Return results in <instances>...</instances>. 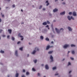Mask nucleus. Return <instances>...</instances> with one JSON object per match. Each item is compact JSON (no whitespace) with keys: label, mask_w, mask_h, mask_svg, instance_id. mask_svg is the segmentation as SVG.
I'll return each instance as SVG.
<instances>
[{"label":"nucleus","mask_w":77,"mask_h":77,"mask_svg":"<svg viewBox=\"0 0 77 77\" xmlns=\"http://www.w3.org/2000/svg\"><path fill=\"white\" fill-rule=\"evenodd\" d=\"M67 18H68L69 20V21L71 20V19H72L73 20H74V18H73L72 16H71V17H70V16H69L67 17Z\"/></svg>","instance_id":"obj_1"},{"label":"nucleus","mask_w":77,"mask_h":77,"mask_svg":"<svg viewBox=\"0 0 77 77\" xmlns=\"http://www.w3.org/2000/svg\"><path fill=\"white\" fill-rule=\"evenodd\" d=\"M69 47V45H65L64 46L63 48H66L67 47Z\"/></svg>","instance_id":"obj_2"},{"label":"nucleus","mask_w":77,"mask_h":77,"mask_svg":"<svg viewBox=\"0 0 77 77\" xmlns=\"http://www.w3.org/2000/svg\"><path fill=\"white\" fill-rule=\"evenodd\" d=\"M53 47V46H48L46 47V50H48L50 48H51Z\"/></svg>","instance_id":"obj_3"},{"label":"nucleus","mask_w":77,"mask_h":77,"mask_svg":"<svg viewBox=\"0 0 77 77\" xmlns=\"http://www.w3.org/2000/svg\"><path fill=\"white\" fill-rule=\"evenodd\" d=\"M50 59L51 60V62H53V56H52V55H51Z\"/></svg>","instance_id":"obj_4"},{"label":"nucleus","mask_w":77,"mask_h":77,"mask_svg":"<svg viewBox=\"0 0 77 77\" xmlns=\"http://www.w3.org/2000/svg\"><path fill=\"white\" fill-rule=\"evenodd\" d=\"M55 30L56 32H57V33H60V31L57 29V28H55Z\"/></svg>","instance_id":"obj_5"},{"label":"nucleus","mask_w":77,"mask_h":77,"mask_svg":"<svg viewBox=\"0 0 77 77\" xmlns=\"http://www.w3.org/2000/svg\"><path fill=\"white\" fill-rule=\"evenodd\" d=\"M65 11H63L62 13H60V15H65Z\"/></svg>","instance_id":"obj_6"},{"label":"nucleus","mask_w":77,"mask_h":77,"mask_svg":"<svg viewBox=\"0 0 77 77\" xmlns=\"http://www.w3.org/2000/svg\"><path fill=\"white\" fill-rule=\"evenodd\" d=\"M45 69H48L49 68H48V65L47 64L45 66Z\"/></svg>","instance_id":"obj_7"},{"label":"nucleus","mask_w":77,"mask_h":77,"mask_svg":"<svg viewBox=\"0 0 77 77\" xmlns=\"http://www.w3.org/2000/svg\"><path fill=\"white\" fill-rule=\"evenodd\" d=\"M58 11V10L57 9L55 8L53 10V12H57Z\"/></svg>","instance_id":"obj_8"},{"label":"nucleus","mask_w":77,"mask_h":77,"mask_svg":"<svg viewBox=\"0 0 77 77\" xmlns=\"http://www.w3.org/2000/svg\"><path fill=\"white\" fill-rule=\"evenodd\" d=\"M18 51H16L15 52V55L16 56H18Z\"/></svg>","instance_id":"obj_9"},{"label":"nucleus","mask_w":77,"mask_h":77,"mask_svg":"<svg viewBox=\"0 0 77 77\" xmlns=\"http://www.w3.org/2000/svg\"><path fill=\"white\" fill-rule=\"evenodd\" d=\"M68 29H69V31H72V29L70 27H68Z\"/></svg>","instance_id":"obj_10"},{"label":"nucleus","mask_w":77,"mask_h":77,"mask_svg":"<svg viewBox=\"0 0 77 77\" xmlns=\"http://www.w3.org/2000/svg\"><path fill=\"white\" fill-rule=\"evenodd\" d=\"M47 3V4H46V6H48V5H49V3H48V1H47L46 2V3Z\"/></svg>","instance_id":"obj_11"},{"label":"nucleus","mask_w":77,"mask_h":77,"mask_svg":"<svg viewBox=\"0 0 77 77\" xmlns=\"http://www.w3.org/2000/svg\"><path fill=\"white\" fill-rule=\"evenodd\" d=\"M73 16H76V13L75 12H73Z\"/></svg>","instance_id":"obj_12"},{"label":"nucleus","mask_w":77,"mask_h":77,"mask_svg":"<svg viewBox=\"0 0 77 77\" xmlns=\"http://www.w3.org/2000/svg\"><path fill=\"white\" fill-rule=\"evenodd\" d=\"M8 31L9 32V33H11V32H12V30L11 29H8Z\"/></svg>","instance_id":"obj_13"},{"label":"nucleus","mask_w":77,"mask_h":77,"mask_svg":"<svg viewBox=\"0 0 77 77\" xmlns=\"http://www.w3.org/2000/svg\"><path fill=\"white\" fill-rule=\"evenodd\" d=\"M42 24H43V25H47V22H44Z\"/></svg>","instance_id":"obj_14"},{"label":"nucleus","mask_w":77,"mask_h":77,"mask_svg":"<svg viewBox=\"0 0 77 77\" xmlns=\"http://www.w3.org/2000/svg\"><path fill=\"white\" fill-rule=\"evenodd\" d=\"M35 53H36V51L34 50L33 52L32 53V54H35Z\"/></svg>","instance_id":"obj_15"},{"label":"nucleus","mask_w":77,"mask_h":77,"mask_svg":"<svg viewBox=\"0 0 77 77\" xmlns=\"http://www.w3.org/2000/svg\"><path fill=\"white\" fill-rule=\"evenodd\" d=\"M35 50H36V51H39V49L37 47H36L35 49Z\"/></svg>","instance_id":"obj_16"},{"label":"nucleus","mask_w":77,"mask_h":77,"mask_svg":"<svg viewBox=\"0 0 77 77\" xmlns=\"http://www.w3.org/2000/svg\"><path fill=\"white\" fill-rule=\"evenodd\" d=\"M53 52V51H50L48 52V54H51Z\"/></svg>","instance_id":"obj_17"},{"label":"nucleus","mask_w":77,"mask_h":77,"mask_svg":"<svg viewBox=\"0 0 77 77\" xmlns=\"http://www.w3.org/2000/svg\"><path fill=\"white\" fill-rule=\"evenodd\" d=\"M23 47L20 48H19V50H20L21 51H23Z\"/></svg>","instance_id":"obj_18"},{"label":"nucleus","mask_w":77,"mask_h":77,"mask_svg":"<svg viewBox=\"0 0 77 77\" xmlns=\"http://www.w3.org/2000/svg\"><path fill=\"white\" fill-rule=\"evenodd\" d=\"M11 39L12 40H13V41H14V40H15V38H14V37H12Z\"/></svg>","instance_id":"obj_19"},{"label":"nucleus","mask_w":77,"mask_h":77,"mask_svg":"<svg viewBox=\"0 0 77 77\" xmlns=\"http://www.w3.org/2000/svg\"><path fill=\"white\" fill-rule=\"evenodd\" d=\"M33 61L34 63H36V62H37V60H33Z\"/></svg>","instance_id":"obj_20"},{"label":"nucleus","mask_w":77,"mask_h":77,"mask_svg":"<svg viewBox=\"0 0 77 77\" xmlns=\"http://www.w3.org/2000/svg\"><path fill=\"white\" fill-rule=\"evenodd\" d=\"M56 69V67H53L52 68V69H53V70H54V69Z\"/></svg>","instance_id":"obj_21"},{"label":"nucleus","mask_w":77,"mask_h":77,"mask_svg":"<svg viewBox=\"0 0 77 77\" xmlns=\"http://www.w3.org/2000/svg\"><path fill=\"white\" fill-rule=\"evenodd\" d=\"M71 47H75V45L72 44L71 45Z\"/></svg>","instance_id":"obj_22"},{"label":"nucleus","mask_w":77,"mask_h":77,"mask_svg":"<svg viewBox=\"0 0 77 77\" xmlns=\"http://www.w3.org/2000/svg\"><path fill=\"white\" fill-rule=\"evenodd\" d=\"M18 77V73H17L16 74V77Z\"/></svg>","instance_id":"obj_23"},{"label":"nucleus","mask_w":77,"mask_h":77,"mask_svg":"<svg viewBox=\"0 0 77 77\" xmlns=\"http://www.w3.org/2000/svg\"><path fill=\"white\" fill-rule=\"evenodd\" d=\"M29 72H26V75H29Z\"/></svg>","instance_id":"obj_24"},{"label":"nucleus","mask_w":77,"mask_h":77,"mask_svg":"<svg viewBox=\"0 0 77 77\" xmlns=\"http://www.w3.org/2000/svg\"><path fill=\"white\" fill-rule=\"evenodd\" d=\"M40 38L41 39H44V37L42 36H41Z\"/></svg>","instance_id":"obj_25"},{"label":"nucleus","mask_w":77,"mask_h":77,"mask_svg":"<svg viewBox=\"0 0 77 77\" xmlns=\"http://www.w3.org/2000/svg\"><path fill=\"white\" fill-rule=\"evenodd\" d=\"M45 40H46V41H49V39H48V38H47L45 39Z\"/></svg>","instance_id":"obj_26"},{"label":"nucleus","mask_w":77,"mask_h":77,"mask_svg":"<svg viewBox=\"0 0 77 77\" xmlns=\"http://www.w3.org/2000/svg\"><path fill=\"white\" fill-rule=\"evenodd\" d=\"M0 53H4V51H3L2 50H1L0 51Z\"/></svg>","instance_id":"obj_27"},{"label":"nucleus","mask_w":77,"mask_h":77,"mask_svg":"<svg viewBox=\"0 0 77 77\" xmlns=\"http://www.w3.org/2000/svg\"><path fill=\"white\" fill-rule=\"evenodd\" d=\"M32 70L33 71H35V68H32Z\"/></svg>","instance_id":"obj_28"},{"label":"nucleus","mask_w":77,"mask_h":77,"mask_svg":"<svg viewBox=\"0 0 77 77\" xmlns=\"http://www.w3.org/2000/svg\"><path fill=\"white\" fill-rule=\"evenodd\" d=\"M75 52L74 51H72V54H74V53H75Z\"/></svg>","instance_id":"obj_29"},{"label":"nucleus","mask_w":77,"mask_h":77,"mask_svg":"<svg viewBox=\"0 0 77 77\" xmlns=\"http://www.w3.org/2000/svg\"><path fill=\"white\" fill-rule=\"evenodd\" d=\"M69 15H72V12H70L69 13Z\"/></svg>","instance_id":"obj_30"},{"label":"nucleus","mask_w":77,"mask_h":77,"mask_svg":"<svg viewBox=\"0 0 77 77\" xmlns=\"http://www.w3.org/2000/svg\"><path fill=\"white\" fill-rule=\"evenodd\" d=\"M42 6H40L39 7V9H41V8H42Z\"/></svg>","instance_id":"obj_31"},{"label":"nucleus","mask_w":77,"mask_h":77,"mask_svg":"<svg viewBox=\"0 0 77 77\" xmlns=\"http://www.w3.org/2000/svg\"><path fill=\"white\" fill-rule=\"evenodd\" d=\"M60 30H62V31H63V29L62 28H61L60 29Z\"/></svg>","instance_id":"obj_32"},{"label":"nucleus","mask_w":77,"mask_h":77,"mask_svg":"<svg viewBox=\"0 0 77 77\" xmlns=\"http://www.w3.org/2000/svg\"><path fill=\"white\" fill-rule=\"evenodd\" d=\"M47 23H48V24H50V22H49V21H47Z\"/></svg>","instance_id":"obj_33"},{"label":"nucleus","mask_w":77,"mask_h":77,"mask_svg":"<svg viewBox=\"0 0 77 77\" xmlns=\"http://www.w3.org/2000/svg\"><path fill=\"white\" fill-rule=\"evenodd\" d=\"M13 8H14V7H15V5L13 4L12 6Z\"/></svg>","instance_id":"obj_34"},{"label":"nucleus","mask_w":77,"mask_h":77,"mask_svg":"<svg viewBox=\"0 0 77 77\" xmlns=\"http://www.w3.org/2000/svg\"><path fill=\"white\" fill-rule=\"evenodd\" d=\"M71 65V63L69 62L68 63V65Z\"/></svg>","instance_id":"obj_35"},{"label":"nucleus","mask_w":77,"mask_h":77,"mask_svg":"<svg viewBox=\"0 0 77 77\" xmlns=\"http://www.w3.org/2000/svg\"><path fill=\"white\" fill-rule=\"evenodd\" d=\"M70 59H71V60H74V58L72 57H70Z\"/></svg>","instance_id":"obj_36"},{"label":"nucleus","mask_w":77,"mask_h":77,"mask_svg":"<svg viewBox=\"0 0 77 77\" xmlns=\"http://www.w3.org/2000/svg\"><path fill=\"white\" fill-rule=\"evenodd\" d=\"M1 14L2 15V17H4V15L2 14V13H1Z\"/></svg>","instance_id":"obj_37"},{"label":"nucleus","mask_w":77,"mask_h":77,"mask_svg":"<svg viewBox=\"0 0 77 77\" xmlns=\"http://www.w3.org/2000/svg\"><path fill=\"white\" fill-rule=\"evenodd\" d=\"M3 31V30L2 29H0V33H2V32Z\"/></svg>","instance_id":"obj_38"},{"label":"nucleus","mask_w":77,"mask_h":77,"mask_svg":"<svg viewBox=\"0 0 77 77\" xmlns=\"http://www.w3.org/2000/svg\"><path fill=\"white\" fill-rule=\"evenodd\" d=\"M59 75V74L58 73H56L55 74V75Z\"/></svg>","instance_id":"obj_39"},{"label":"nucleus","mask_w":77,"mask_h":77,"mask_svg":"<svg viewBox=\"0 0 77 77\" xmlns=\"http://www.w3.org/2000/svg\"><path fill=\"white\" fill-rule=\"evenodd\" d=\"M38 76H40V74L39 73H38Z\"/></svg>","instance_id":"obj_40"},{"label":"nucleus","mask_w":77,"mask_h":77,"mask_svg":"<svg viewBox=\"0 0 77 77\" xmlns=\"http://www.w3.org/2000/svg\"><path fill=\"white\" fill-rule=\"evenodd\" d=\"M2 36H3V37H5V36H6V35H2Z\"/></svg>","instance_id":"obj_41"},{"label":"nucleus","mask_w":77,"mask_h":77,"mask_svg":"<svg viewBox=\"0 0 77 77\" xmlns=\"http://www.w3.org/2000/svg\"><path fill=\"white\" fill-rule=\"evenodd\" d=\"M49 27V26L48 25H47L46 26H45V27Z\"/></svg>","instance_id":"obj_42"},{"label":"nucleus","mask_w":77,"mask_h":77,"mask_svg":"<svg viewBox=\"0 0 77 77\" xmlns=\"http://www.w3.org/2000/svg\"><path fill=\"white\" fill-rule=\"evenodd\" d=\"M23 72H25V69H23Z\"/></svg>","instance_id":"obj_43"},{"label":"nucleus","mask_w":77,"mask_h":77,"mask_svg":"<svg viewBox=\"0 0 77 77\" xmlns=\"http://www.w3.org/2000/svg\"><path fill=\"white\" fill-rule=\"evenodd\" d=\"M20 42H18L17 43V44H19V43H20Z\"/></svg>","instance_id":"obj_44"},{"label":"nucleus","mask_w":77,"mask_h":77,"mask_svg":"<svg viewBox=\"0 0 77 77\" xmlns=\"http://www.w3.org/2000/svg\"><path fill=\"white\" fill-rule=\"evenodd\" d=\"M43 11H45V8H43L42 9Z\"/></svg>","instance_id":"obj_45"},{"label":"nucleus","mask_w":77,"mask_h":77,"mask_svg":"<svg viewBox=\"0 0 77 77\" xmlns=\"http://www.w3.org/2000/svg\"><path fill=\"white\" fill-rule=\"evenodd\" d=\"M62 4L63 5H65V2H63Z\"/></svg>","instance_id":"obj_46"},{"label":"nucleus","mask_w":77,"mask_h":77,"mask_svg":"<svg viewBox=\"0 0 77 77\" xmlns=\"http://www.w3.org/2000/svg\"><path fill=\"white\" fill-rule=\"evenodd\" d=\"M72 72V71H69V74H70L71 72Z\"/></svg>","instance_id":"obj_47"},{"label":"nucleus","mask_w":77,"mask_h":77,"mask_svg":"<svg viewBox=\"0 0 77 77\" xmlns=\"http://www.w3.org/2000/svg\"><path fill=\"white\" fill-rule=\"evenodd\" d=\"M22 77H25V76H24V75H22Z\"/></svg>","instance_id":"obj_48"},{"label":"nucleus","mask_w":77,"mask_h":77,"mask_svg":"<svg viewBox=\"0 0 77 77\" xmlns=\"http://www.w3.org/2000/svg\"><path fill=\"white\" fill-rule=\"evenodd\" d=\"M9 35H8L7 36V38L9 39Z\"/></svg>","instance_id":"obj_49"},{"label":"nucleus","mask_w":77,"mask_h":77,"mask_svg":"<svg viewBox=\"0 0 77 77\" xmlns=\"http://www.w3.org/2000/svg\"><path fill=\"white\" fill-rule=\"evenodd\" d=\"M23 39H24V38H22L21 39V40L22 41H23Z\"/></svg>","instance_id":"obj_50"},{"label":"nucleus","mask_w":77,"mask_h":77,"mask_svg":"<svg viewBox=\"0 0 77 77\" xmlns=\"http://www.w3.org/2000/svg\"><path fill=\"white\" fill-rule=\"evenodd\" d=\"M53 43H54L52 41L51 42V44H53Z\"/></svg>","instance_id":"obj_51"},{"label":"nucleus","mask_w":77,"mask_h":77,"mask_svg":"<svg viewBox=\"0 0 77 77\" xmlns=\"http://www.w3.org/2000/svg\"><path fill=\"white\" fill-rule=\"evenodd\" d=\"M49 15H50V16H51V14H50V13L49 14Z\"/></svg>","instance_id":"obj_52"},{"label":"nucleus","mask_w":77,"mask_h":77,"mask_svg":"<svg viewBox=\"0 0 77 77\" xmlns=\"http://www.w3.org/2000/svg\"><path fill=\"white\" fill-rule=\"evenodd\" d=\"M72 76V75H69V77H71Z\"/></svg>","instance_id":"obj_53"},{"label":"nucleus","mask_w":77,"mask_h":77,"mask_svg":"<svg viewBox=\"0 0 77 77\" xmlns=\"http://www.w3.org/2000/svg\"><path fill=\"white\" fill-rule=\"evenodd\" d=\"M20 38H23V36L22 35L20 36Z\"/></svg>","instance_id":"obj_54"},{"label":"nucleus","mask_w":77,"mask_h":77,"mask_svg":"<svg viewBox=\"0 0 77 77\" xmlns=\"http://www.w3.org/2000/svg\"><path fill=\"white\" fill-rule=\"evenodd\" d=\"M54 22H56V20H53Z\"/></svg>","instance_id":"obj_55"},{"label":"nucleus","mask_w":77,"mask_h":77,"mask_svg":"<svg viewBox=\"0 0 77 77\" xmlns=\"http://www.w3.org/2000/svg\"><path fill=\"white\" fill-rule=\"evenodd\" d=\"M41 66H44V64H42L41 65Z\"/></svg>","instance_id":"obj_56"},{"label":"nucleus","mask_w":77,"mask_h":77,"mask_svg":"<svg viewBox=\"0 0 77 77\" xmlns=\"http://www.w3.org/2000/svg\"><path fill=\"white\" fill-rule=\"evenodd\" d=\"M69 53H70V51H68V54Z\"/></svg>","instance_id":"obj_57"},{"label":"nucleus","mask_w":77,"mask_h":77,"mask_svg":"<svg viewBox=\"0 0 77 77\" xmlns=\"http://www.w3.org/2000/svg\"><path fill=\"white\" fill-rule=\"evenodd\" d=\"M58 1V0H55V2H57Z\"/></svg>","instance_id":"obj_58"},{"label":"nucleus","mask_w":77,"mask_h":77,"mask_svg":"<svg viewBox=\"0 0 77 77\" xmlns=\"http://www.w3.org/2000/svg\"><path fill=\"white\" fill-rule=\"evenodd\" d=\"M29 45H31V44L30 43H29Z\"/></svg>","instance_id":"obj_59"},{"label":"nucleus","mask_w":77,"mask_h":77,"mask_svg":"<svg viewBox=\"0 0 77 77\" xmlns=\"http://www.w3.org/2000/svg\"><path fill=\"white\" fill-rule=\"evenodd\" d=\"M29 54H28L27 55V57H29Z\"/></svg>","instance_id":"obj_60"},{"label":"nucleus","mask_w":77,"mask_h":77,"mask_svg":"<svg viewBox=\"0 0 77 77\" xmlns=\"http://www.w3.org/2000/svg\"><path fill=\"white\" fill-rule=\"evenodd\" d=\"M63 60H65V59H63Z\"/></svg>","instance_id":"obj_61"},{"label":"nucleus","mask_w":77,"mask_h":77,"mask_svg":"<svg viewBox=\"0 0 77 77\" xmlns=\"http://www.w3.org/2000/svg\"><path fill=\"white\" fill-rule=\"evenodd\" d=\"M10 0H8V2H10Z\"/></svg>","instance_id":"obj_62"},{"label":"nucleus","mask_w":77,"mask_h":77,"mask_svg":"<svg viewBox=\"0 0 77 77\" xmlns=\"http://www.w3.org/2000/svg\"><path fill=\"white\" fill-rule=\"evenodd\" d=\"M21 12H23V10H21Z\"/></svg>","instance_id":"obj_63"},{"label":"nucleus","mask_w":77,"mask_h":77,"mask_svg":"<svg viewBox=\"0 0 77 77\" xmlns=\"http://www.w3.org/2000/svg\"><path fill=\"white\" fill-rule=\"evenodd\" d=\"M7 77H9V75H8L7 76Z\"/></svg>","instance_id":"obj_64"}]
</instances>
